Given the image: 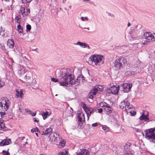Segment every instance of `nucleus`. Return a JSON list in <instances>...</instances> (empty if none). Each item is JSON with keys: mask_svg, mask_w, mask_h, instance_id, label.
Instances as JSON below:
<instances>
[{"mask_svg": "<svg viewBox=\"0 0 155 155\" xmlns=\"http://www.w3.org/2000/svg\"><path fill=\"white\" fill-rule=\"evenodd\" d=\"M52 128L51 127L47 128L45 131V135H47L49 134H51V133L52 132Z\"/></svg>", "mask_w": 155, "mask_h": 155, "instance_id": "20", "label": "nucleus"}, {"mask_svg": "<svg viewBox=\"0 0 155 155\" xmlns=\"http://www.w3.org/2000/svg\"><path fill=\"white\" fill-rule=\"evenodd\" d=\"M100 106L102 107H103L104 108V102H101L100 104Z\"/></svg>", "mask_w": 155, "mask_h": 155, "instance_id": "59", "label": "nucleus"}, {"mask_svg": "<svg viewBox=\"0 0 155 155\" xmlns=\"http://www.w3.org/2000/svg\"><path fill=\"white\" fill-rule=\"evenodd\" d=\"M126 107L128 109H131V108L132 107V105L130 104L129 102L127 101Z\"/></svg>", "mask_w": 155, "mask_h": 155, "instance_id": "32", "label": "nucleus"}, {"mask_svg": "<svg viewBox=\"0 0 155 155\" xmlns=\"http://www.w3.org/2000/svg\"><path fill=\"white\" fill-rule=\"evenodd\" d=\"M86 43L81 42L80 41H78L77 43L75 44V45H79L80 46L83 47L84 48H85L86 47Z\"/></svg>", "mask_w": 155, "mask_h": 155, "instance_id": "18", "label": "nucleus"}, {"mask_svg": "<svg viewBox=\"0 0 155 155\" xmlns=\"http://www.w3.org/2000/svg\"><path fill=\"white\" fill-rule=\"evenodd\" d=\"M32 0H22L23 3H29Z\"/></svg>", "mask_w": 155, "mask_h": 155, "instance_id": "39", "label": "nucleus"}, {"mask_svg": "<svg viewBox=\"0 0 155 155\" xmlns=\"http://www.w3.org/2000/svg\"><path fill=\"white\" fill-rule=\"evenodd\" d=\"M89 3L90 4H93L94 3V2H93V1H91V2H89Z\"/></svg>", "mask_w": 155, "mask_h": 155, "instance_id": "64", "label": "nucleus"}, {"mask_svg": "<svg viewBox=\"0 0 155 155\" xmlns=\"http://www.w3.org/2000/svg\"><path fill=\"white\" fill-rule=\"evenodd\" d=\"M49 139L48 140L51 141L52 143H57L59 140V134H57L56 132H53L49 134L48 137Z\"/></svg>", "mask_w": 155, "mask_h": 155, "instance_id": "5", "label": "nucleus"}, {"mask_svg": "<svg viewBox=\"0 0 155 155\" xmlns=\"http://www.w3.org/2000/svg\"><path fill=\"white\" fill-rule=\"evenodd\" d=\"M78 122H82V118L78 116Z\"/></svg>", "mask_w": 155, "mask_h": 155, "instance_id": "46", "label": "nucleus"}, {"mask_svg": "<svg viewBox=\"0 0 155 155\" xmlns=\"http://www.w3.org/2000/svg\"><path fill=\"white\" fill-rule=\"evenodd\" d=\"M5 103L4 104V109L5 111L7 110L8 109V108L9 107L8 104V103L5 101Z\"/></svg>", "mask_w": 155, "mask_h": 155, "instance_id": "31", "label": "nucleus"}, {"mask_svg": "<svg viewBox=\"0 0 155 155\" xmlns=\"http://www.w3.org/2000/svg\"><path fill=\"white\" fill-rule=\"evenodd\" d=\"M123 155H132V154L131 153L129 152V153H125Z\"/></svg>", "mask_w": 155, "mask_h": 155, "instance_id": "56", "label": "nucleus"}, {"mask_svg": "<svg viewBox=\"0 0 155 155\" xmlns=\"http://www.w3.org/2000/svg\"><path fill=\"white\" fill-rule=\"evenodd\" d=\"M25 138V137H19L16 140V142L17 143H19L20 142H21Z\"/></svg>", "mask_w": 155, "mask_h": 155, "instance_id": "29", "label": "nucleus"}, {"mask_svg": "<svg viewBox=\"0 0 155 155\" xmlns=\"http://www.w3.org/2000/svg\"><path fill=\"white\" fill-rule=\"evenodd\" d=\"M119 86L116 87L113 86L110 88H107L106 91L108 94L112 93L113 94H117L119 91Z\"/></svg>", "mask_w": 155, "mask_h": 155, "instance_id": "6", "label": "nucleus"}, {"mask_svg": "<svg viewBox=\"0 0 155 155\" xmlns=\"http://www.w3.org/2000/svg\"><path fill=\"white\" fill-rule=\"evenodd\" d=\"M25 110L26 112L29 113V114H30V113L31 112V111L30 110H29L28 109H25Z\"/></svg>", "mask_w": 155, "mask_h": 155, "instance_id": "48", "label": "nucleus"}, {"mask_svg": "<svg viewBox=\"0 0 155 155\" xmlns=\"http://www.w3.org/2000/svg\"><path fill=\"white\" fill-rule=\"evenodd\" d=\"M0 45V47L1 48V49H2L3 50H6L4 44H1Z\"/></svg>", "mask_w": 155, "mask_h": 155, "instance_id": "43", "label": "nucleus"}, {"mask_svg": "<svg viewBox=\"0 0 155 155\" xmlns=\"http://www.w3.org/2000/svg\"><path fill=\"white\" fill-rule=\"evenodd\" d=\"M6 114L5 112H0V119H2Z\"/></svg>", "mask_w": 155, "mask_h": 155, "instance_id": "34", "label": "nucleus"}, {"mask_svg": "<svg viewBox=\"0 0 155 155\" xmlns=\"http://www.w3.org/2000/svg\"><path fill=\"white\" fill-rule=\"evenodd\" d=\"M86 47H87L88 49H91V47L90 46H89V45L87 44H86V45L85 48Z\"/></svg>", "mask_w": 155, "mask_h": 155, "instance_id": "62", "label": "nucleus"}, {"mask_svg": "<svg viewBox=\"0 0 155 155\" xmlns=\"http://www.w3.org/2000/svg\"><path fill=\"white\" fill-rule=\"evenodd\" d=\"M38 132H39L40 134L42 135H45V132H44V131H40L39 130Z\"/></svg>", "mask_w": 155, "mask_h": 155, "instance_id": "53", "label": "nucleus"}, {"mask_svg": "<svg viewBox=\"0 0 155 155\" xmlns=\"http://www.w3.org/2000/svg\"><path fill=\"white\" fill-rule=\"evenodd\" d=\"M93 94L90 93V94L88 95V98L90 99H92L93 97Z\"/></svg>", "mask_w": 155, "mask_h": 155, "instance_id": "47", "label": "nucleus"}, {"mask_svg": "<svg viewBox=\"0 0 155 155\" xmlns=\"http://www.w3.org/2000/svg\"><path fill=\"white\" fill-rule=\"evenodd\" d=\"M98 124L97 123H94L92 124V126L93 127H96L97 126Z\"/></svg>", "mask_w": 155, "mask_h": 155, "instance_id": "50", "label": "nucleus"}, {"mask_svg": "<svg viewBox=\"0 0 155 155\" xmlns=\"http://www.w3.org/2000/svg\"><path fill=\"white\" fill-rule=\"evenodd\" d=\"M30 79V77L29 76H28L27 75H26L24 77V79L25 81H26L28 83H30L31 82L29 80Z\"/></svg>", "mask_w": 155, "mask_h": 155, "instance_id": "26", "label": "nucleus"}, {"mask_svg": "<svg viewBox=\"0 0 155 155\" xmlns=\"http://www.w3.org/2000/svg\"><path fill=\"white\" fill-rule=\"evenodd\" d=\"M51 81L55 82H58V79L54 78H51Z\"/></svg>", "mask_w": 155, "mask_h": 155, "instance_id": "41", "label": "nucleus"}, {"mask_svg": "<svg viewBox=\"0 0 155 155\" xmlns=\"http://www.w3.org/2000/svg\"><path fill=\"white\" fill-rule=\"evenodd\" d=\"M104 108H106L110 106V105L108 104L105 102H104Z\"/></svg>", "mask_w": 155, "mask_h": 155, "instance_id": "44", "label": "nucleus"}, {"mask_svg": "<svg viewBox=\"0 0 155 155\" xmlns=\"http://www.w3.org/2000/svg\"><path fill=\"white\" fill-rule=\"evenodd\" d=\"M85 123V120L82 122H78V127L79 129H82L84 127V124Z\"/></svg>", "mask_w": 155, "mask_h": 155, "instance_id": "17", "label": "nucleus"}, {"mask_svg": "<svg viewBox=\"0 0 155 155\" xmlns=\"http://www.w3.org/2000/svg\"><path fill=\"white\" fill-rule=\"evenodd\" d=\"M36 131L39 132V130L37 127L35 128H33L32 129H31V132L32 133H34V132H35Z\"/></svg>", "mask_w": 155, "mask_h": 155, "instance_id": "33", "label": "nucleus"}, {"mask_svg": "<svg viewBox=\"0 0 155 155\" xmlns=\"http://www.w3.org/2000/svg\"><path fill=\"white\" fill-rule=\"evenodd\" d=\"M5 29L2 26H1L0 30V35L2 36H4L5 35Z\"/></svg>", "mask_w": 155, "mask_h": 155, "instance_id": "19", "label": "nucleus"}, {"mask_svg": "<svg viewBox=\"0 0 155 155\" xmlns=\"http://www.w3.org/2000/svg\"><path fill=\"white\" fill-rule=\"evenodd\" d=\"M145 138L150 142L155 143V128H153L144 131Z\"/></svg>", "mask_w": 155, "mask_h": 155, "instance_id": "4", "label": "nucleus"}, {"mask_svg": "<svg viewBox=\"0 0 155 155\" xmlns=\"http://www.w3.org/2000/svg\"><path fill=\"white\" fill-rule=\"evenodd\" d=\"M47 110L50 111L49 109H47ZM51 114V112H48V110L44 112L42 115L43 118L44 120H45L47 117L48 116L50 115Z\"/></svg>", "mask_w": 155, "mask_h": 155, "instance_id": "13", "label": "nucleus"}, {"mask_svg": "<svg viewBox=\"0 0 155 155\" xmlns=\"http://www.w3.org/2000/svg\"><path fill=\"white\" fill-rule=\"evenodd\" d=\"M127 101H122L120 104V107L121 109H124V107H126Z\"/></svg>", "mask_w": 155, "mask_h": 155, "instance_id": "16", "label": "nucleus"}, {"mask_svg": "<svg viewBox=\"0 0 155 155\" xmlns=\"http://www.w3.org/2000/svg\"><path fill=\"white\" fill-rule=\"evenodd\" d=\"M129 113H130L131 115L132 116H134L136 114V112L135 111L131 110L129 111Z\"/></svg>", "mask_w": 155, "mask_h": 155, "instance_id": "38", "label": "nucleus"}, {"mask_svg": "<svg viewBox=\"0 0 155 155\" xmlns=\"http://www.w3.org/2000/svg\"><path fill=\"white\" fill-rule=\"evenodd\" d=\"M95 110L96 109H93L89 107H87L85 111L87 114L88 118L89 116H90L91 114L93 113Z\"/></svg>", "mask_w": 155, "mask_h": 155, "instance_id": "9", "label": "nucleus"}, {"mask_svg": "<svg viewBox=\"0 0 155 155\" xmlns=\"http://www.w3.org/2000/svg\"><path fill=\"white\" fill-rule=\"evenodd\" d=\"M89 59L91 60L90 61L91 63L97 67L100 66L101 64L103 63L104 59L103 56L95 54L91 55Z\"/></svg>", "mask_w": 155, "mask_h": 155, "instance_id": "3", "label": "nucleus"}, {"mask_svg": "<svg viewBox=\"0 0 155 155\" xmlns=\"http://www.w3.org/2000/svg\"><path fill=\"white\" fill-rule=\"evenodd\" d=\"M81 19L83 21H84V18L83 17H81Z\"/></svg>", "mask_w": 155, "mask_h": 155, "instance_id": "63", "label": "nucleus"}, {"mask_svg": "<svg viewBox=\"0 0 155 155\" xmlns=\"http://www.w3.org/2000/svg\"><path fill=\"white\" fill-rule=\"evenodd\" d=\"M31 114V115L32 116H33V117H34L36 115V113H30Z\"/></svg>", "mask_w": 155, "mask_h": 155, "instance_id": "60", "label": "nucleus"}, {"mask_svg": "<svg viewBox=\"0 0 155 155\" xmlns=\"http://www.w3.org/2000/svg\"><path fill=\"white\" fill-rule=\"evenodd\" d=\"M27 29L28 31H30L31 29V26L30 25L28 24L26 26Z\"/></svg>", "mask_w": 155, "mask_h": 155, "instance_id": "40", "label": "nucleus"}, {"mask_svg": "<svg viewBox=\"0 0 155 155\" xmlns=\"http://www.w3.org/2000/svg\"><path fill=\"white\" fill-rule=\"evenodd\" d=\"M104 110L107 114H110L112 112V108L110 106L106 108H104Z\"/></svg>", "mask_w": 155, "mask_h": 155, "instance_id": "15", "label": "nucleus"}, {"mask_svg": "<svg viewBox=\"0 0 155 155\" xmlns=\"http://www.w3.org/2000/svg\"><path fill=\"white\" fill-rule=\"evenodd\" d=\"M32 83L33 84H36V81L35 79H33L32 81Z\"/></svg>", "mask_w": 155, "mask_h": 155, "instance_id": "55", "label": "nucleus"}, {"mask_svg": "<svg viewBox=\"0 0 155 155\" xmlns=\"http://www.w3.org/2000/svg\"><path fill=\"white\" fill-rule=\"evenodd\" d=\"M131 143H126L124 146V150H127L129 148L131 145Z\"/></svg>", "mask_w": 155, "mask_h": 155, "instance_id": "30", "label": "nucleus"}, {"mask_svg": "<svg viewBox=\"0 0 155 155\" xmlns=\"http://www.w3.org/2000/svg\"><path fill=\"white\" fill-rule=\"evenodd\" d=\"M98 112L99 113H101L102 112H103V109H102V108H99L98 110Z\"/></svg>", "mask_w": 155, "mask_h": 155, "instance_id": "57", "label": "nucleus"}, {"mask_svg": "<svg viewBox=\"0 0 155 155\" xmlns=\"http://www.w3.org/2000/svg\"><path fill=\"white\" fill-rule=\"evenodd\" d=\"M81 152L76 153L77 155H83L82 152H81Z\"/></svg>", "mask_w": 155, "mask_h": 155, "instance_id": "52", "label": "nucleus"}, {"mask_svg": "<svg viewBox=\"0 0 155 155\" xmlns=\"http://www.w3.org/2000/svg\"><path fill=\"white\" fill-rule=\"evenodd\" d=\"M101 87H99V86H96L94 87L95 89L96 90V91L97 92L98 91H102L103 90V89L101 86Z\"/></svg>", "mask_w": 155, "mask_h": 155, "instance_id": "24", "label": "nucleus"}, {"mask_svg": "<svg viewBox=\"0 0 155 155\" xmlns=\"http://www.w3.org/2000/svg\"><path fill=\"white\" fill-rule=\"evenodd\" d=\"M108 15H109V16H110L112 17H114V15L113 14H111V13H108Z\"/></svg>", "mask_w": 155, "mask_h": 155, "instance_id": "58", "label": "nucleus"}, {"mask_svg": "<svg viewBox=\"0 0 155 155\" xmlns=\"http://www.w3.org/2000/svg\"><path fill=\"white\" fill-rule=\"evenodd\" d=\"M101 127H102V129L105 130V131L106 132L109 131L110 130V128L106 125H102Z\"/></svg>", "mask_w": 155, "mask_h": 155, "instance_id": "23", "label": "nucleus"}, {"mask_svg": "<svg viewBox=\"0 0 155 155\" xmlns=\"http://www.w3.org/2000/svg\"><path fill=\"white\" fill-rule=\"evenodd\" d=\"M16 93L15 96H17V97L19 98L22 97V96L23 95V90L17 89L16 90Z\"/></svg>", "mask_w": 155, "mask_h": 155, "instance_id": "12", "label": "nucleus"}, {"mask_svg": "<svg viewBox=\"0 0 155 155\" xmlns=\"http://www.w3.org/2000/svg\"><path fill=\"white\" fill-rule=\"evenodd\" d=\"M59 145H61L62 147H64L65 146V143H64L62 141L60 142Z\"/></svg>", "mask_w": 155, "mask_h": 155, "instance_id": "49", "label": "nucleus"}, {"mask_svg": "<svg viewBox=\"0 0 155 155\" xmlns=\"http://www.w3.org/2000/svg\"><path fill=\"white\" fill-rule=\"evenodd\" d=\"M132 84H130L125 83L123 84L122 87L124 92H129L132 87Z\"/></svg>", "mask_w": 155, "mask_h": 155, "instance_id": "8", "label": "nucleus"}, {"mask_svg": "<svg viewBox=\"0 0 155 155\" xmlns=\"http://www.w3.org/2000/svg\"><path fill=\"white\" fill-rule=\"evenodd\" d=\"M148 114L147 113V114H143L139 117L140 120H144L146 121H148L149 120V118L148 117Z\"/></svg>", "mask_w": 155, "mask_h": 155, "instance_id": "10", "label": "nucleus"}, {"mask_svg": "<svg viewBox=\"0 0 155 155\" xmlns=\"http://www.w3.org/2000/svg\"><path fill=\"white\" fill-rule=\"evenodd\" d=\"M20 12L23 16H26L28 14V12H26L25 11V8L24 7H21V8Z\"/></svg>", "mask_w": 155, "mask_h": 155, "instance_id": "14", "label": "nucleus"}, {"mask_svg": "<svg viewBox=\"0 0 155 155\" xmlns=\"http://www.w3.org/2000/svg\"><path fill=\"white\" fill-rule=\"evenodd\" d=\"M20 18H21V17L20 15L16 16L15 18V22L18 23L19 24H20Z\"/></svg>", "mask_w": 155, "mask_h": 155, "instance_id": "28", "label": "nucleus"}, {"mask_svg": "<svg viewBox=\"0 0 155 155\" xmlns=\"http://www.w3.org/2000/svg\"><path fill=\"white\" fill-rule=\"evenodd\" d=\"M7 45L9 48H13L15 46V43L12 39H9L7 42Z\"/></svg>", "mask_w": 155, "mask_h": 155, "instance_id": "11", "label": "nucleus"}, {"mask_svg": "<svg viewBox=\"0 0 155 155\" xmlns=\"http://www.w3.org/2000/svg\"><path fill=\"white\" fill-rule=\"evenodd\" d=\"M5 83L3 81H1L0 80V88L1 87H3V86L4 85Z\"/></svg>", "mask_w": 155, "mask_h": 155, "instance_id": "42", "label": "nucleus"}, {"mask_svg": "<svg viewBox=\"0 0 155 155\" xmlns=\"http://www.w3.org/2000/svg\"><path fill=\"white\" fill-rule=\"evenodd\" d=\"M126 63V59L124 57H122L115 60L112 63V66L113 69L117 71L125 65Z\"/></svg>", "mask_w": 155, "mask_h": 155, "instance_id": "2", "label": "nucleus"}, {"mask_svg": "<svg viewBox=\"0 0 155 155\" xmlns=\"http://www.w3.org/2000/svg\"><path fill=\"white\" fill-rule=\"evenodd\" d=\"M5 127L4 123L2 121H0V130H4V129Z\"/></svg>", "mask_w": 155, "mask_h": 155, "instance_id": "25", "label": "nucleus"}, {"mask_svg": "<svg viewBox=\"0 0 155 155\" xmlns=\"http://www.w3.org/2000/svg\"><path fill=\"white\" fill-rule=\"evenodd\" d=\"M144 38L148 40L155 41V36L150 32H146L143 34Z\"/></svg>", "mask_w": 155, "mask_h": 155, "instance_id": "7", "label": "nucleus"}, {"mask_svg": "<svg viewBox=\"0 0 155 155\" xmlns=\"http://www.w3.org/2000/svg\"><path fill=\"white\" fill-rule=\"evenodd\" d=\"M4 143L5 145H8L9 144L10 142H11V140L10 139H7L4 140Z\"/></svg>", "mask_w": 155, "mask_h": 155, "instance_id": "27", "label": "nucleus"}, {"mask_svg": "<svg viewBox=\"0 0 155 155\" xmlns=\"http://www.w3.org/2000/svg\"><path fill=\"white\" fill-rule=\"evenodd\" d=\"M18 109L19 110V111L21 112H22V108H21V107H19H19H18Z\"/></svg>", "mask_w": 155, "mask_h": 155, "instance_id": "61", "label": "nucleus"}, {"mask_svg": "<svg viewBox=\"0 0 155 155\" xmlns=\"http://www.w3.org/2000/svg\"><path fill=\"white\" fill-rule=\"evenodd\" d=\"M2 153L4 155H10V153L8 151H6L4 150L2 151Z\"/></svg>", "mask_w": 155, "mask_h": 155, "instance_id": "37", "label": "nucleus"}, {"mask_svg": "<svg viewBox=\"0 0 155 155\" xmlns=\"http://www.w3.org/2000/svg\"><path fill=\"white\" fill-rule=\"evenodd\" d=\"M82 104L83 108L84 109V110H85L88 107L86 106V104L84 102H82Z\"/></svg>", "mask_w": 155, "mask_h": 155, "instance_id": "36", "label": "nucleus"}, {"mask_svg": "<svg viewBox=\"0 0 155 155\" xmlns=\"http://www.w3.org/2000/svg\"><path fill=\"white\" fill-rule=\"evenodd\" d=\"M4 142V140L0 142V146H3L5 145Z\"/></svg>", "mask_w": 155, "mask_h": 155, "instance_id": "51", "label": "nucleus"}, {"mask_svg": "<svg viewBox=\"0 0 155 155\" xmlns=\"http://www.w3.org/2000/svg\"><path fill=\"white\" fill-rule=\"evenodd\" d=\"M68 70L66 69L64 72H61L60 76L61 81L60 82V85L62 86H67L69 84L71 85L74 84L75 82L80 83L81 81H83L85 77L82 75L78 76L75 80L74 79L73 75L67 72Z\"/></svg>", "mask_w": 155, "mask_h": 155, "instance_id": "1", "label": "nucleus"}, {"mask_svg": "<svg viewBox=\"0 0 155 155\" xmlns=\"http://www.w3.org/2000/svg\"><path fill=\"white\" fill-rule=\"evenodd\" d=\"M98 92L97 91H96V90L94 88L91 91V92H90L91 94L94 95H95Z\"/></svg>", "mask_w": 155, "mask_h": 155, "instance_id": "35", "label": "nucleus"}, {"mask_svg": "<svg viewBox=\"0 0 155 155\" xmlns=\"http://www.w3.org/2000/svg\"><path fill=\"white\" fill-rule=\"evenodd\" d=\"M33 119L34 120V121L35 122H38L39 121V120L37 118H33Z\"/></svg>", "mask_w": 155, "mask_h": 155, "instance_id": "54", "label": "nucleus"}, {"mask_svg": "<svg viewBox=\"0 0 155 155\" xmlns=\"http://www.w3.org/2000/svg\"><path fill=\"white\" fill-rule=\"evenodd\" d=\"M17 30L19 33H22L23 32V30L22 27L20 24H18L17 27Z\"/></svg>", "mask_w": 155, "mask_h": 155, "instance_id": "21", "label": "nucleus"}, {"mask_svg": "<svg viewBox=\"0 0 155 155\" xmlns=\"http://www.w3.org/2000/svg\"><path fill=\"white\" fill-rule=\"evenodd\" d=\"M65 152H60L59 153V155H67V152L66 151H65Z\"/></svg>", "mask_w": 155, "mask_h": 155, "instance_id": "45", "label": "nucleus"}, {"mask_svg": "<svg viewBox=\"0 0 155 155\" xmlns=\"http://www.w3.org/2000/svg\"><path fill=\"white\" fill-rule=\"evenodd\" d=\"M81 152L83 155H90V152L87 150L83 149H81Z\"/></svg>", "mask_w": 155, "mask_h": 155, "instance_id": "22", "label": "nucleus"}]
</instances>
